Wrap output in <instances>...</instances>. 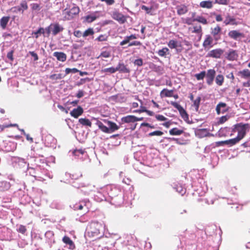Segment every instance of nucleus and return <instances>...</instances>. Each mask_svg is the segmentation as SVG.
I'll return each mask as SVG.
<instances>
[{"label": "nucleus", "instance_id": "obj_5", "mask_svg": "<svg viewBox=\"0 0 250 250\" xmlns=\"http://www.w3.org/2000/svg\"><path fill=\"white\" fill-rule=\"evenodd\" d=\"M188 30L190 33L195 34L199 39L201 38L203 35V30L201 25L198 24L193 25L189 27Z\"/></svg>", "mask_w": 250, "mask_h": 250}, {"label": "nucleus", "instance_id": "obj_31", "mask_svg": "<svg viewBox=\"0 0 250 250\" xmlns=\"http://www.w3.org/2000/svg\"><path fill=\"white\" fill-rule=\"evenodd\" d=\"M97 18L98 17L94 14H92L85 16L84 17V21L86 22L91 23L95 21Z\"/></svg>", "mask_w": 250, "mask_h": 250}, {"label": "nucleus", "instance_id": "obj_63", "mask_svg": "<svg viewBox=\"0 0 250 250\" xmlns=\"http://www.w3.org/2000/svg\"><path fill=\"white\" fill-rule=\"evenodd\" d=\"M102 2H105L108 5H111L115 3V0H101Z\"/></svg>", "mask_w": 250, "mask_h": 250}, {"label": "nucleus", "instance_id": "obj_29", "mask_svg": "<svg viewBox=\"0 0 250 250\" xmlns=\"http://www.w3.org/2000/svg\"><path fill=\"white\" fill-rule=\"evenodd\" d=\"M96 125L98 126L99 128L103 132L106 133H109V130L108 127L104 125L102 122L99 120H97Z\"/></svg>", "mask_w": 250, "mask_h": 250}, {"label": "nucleus", "instance_id": "obj_4", "mask_svg": "<svg viewBox=\"0 0 250 250\" xmlns=\"http://www.w3.org/2000/svg\"><path fill=\"white\" fill-rule=\"evenodd\" d=\"M80 9L78 6H74L69 10H66V9H64L62 11L63 20H71L73 19L75 16L78 15Z\"/></svg>", "mask_w": 250, "mask_h": 250}, {"label": "nucleus", "instance_id": "obj_51", "mask_svg": "<svg viewBox=\"0 0 250 250\" xmlns=\"http://www.w3.org/2000/svg\"><path fill=\"white\" fill-rule=\"evenodd\" d=\"M163 134H164V133L162 131H159V130H156V131H154L149 133L148 134V135L149 136H162V135H163Z\"/></svg>", "mask_w": 250, "mask_h": 250}, {"label": "nucleus", "instance_id": "obj_34", "mask_svg": "<svg viewBox=\"0 0 250 250\" xmlns=\"http://www.w3.org/2000/svg\"><path fill=\"white\" fill-rule=\"evenodd\" d=\"M196 133L200 137L207 136L208 132L207 128L198 129L196 130Z\"/></svg>", "mask_w": 250, "mask_h": 250}, {"label": "nucleus", "instance_id": "obj_32", "mask_svg": "<svg viewBox=\"0 0 250 250\" xmlns=\"http://www.w3.org/2000/svg\"><path fill=\"white\" fill-rule=\"evenodd\" d=\"M10 20V17H3L0 20V25L2 29H5Z\"/></svg>", "mask_w": 250, "mask_h": 250}, {"label": "nucleus", "instance_id": "obj_64", "mask_svg": "<svg viewBox=\"0 0 250 250\" xmlns=\"http://www.w3.org/2000/svg\"><path fill=\"white\" fill-rule=\"evenodd\" d=\"M28 170H29V172L30 175L34 177H36V175H35V169L32 167H30L28 168Z\"/></svg>", "mask_w": 250, "mask_h": 250}, {"label": "nucleus", "instance_id": "obj_26", "mask_svg": "<svg viewBox=\"0 0 250 250\" xmlns=\"http://www.w3.org/2000/svg\"><path fill=\"white\" fill-rule=\"evenodd\" d=\"M237 75L243 79L250 78V71L249 69H244L238 72Z\"/></svg>", "mask_w": 250, "mask_h": 250}, {"label": "nucleus", "instance_id": "obj_59", "mask_svg": "<svg viewBox=\"0 0 250 250\" xmlns=\"http://www.w3.org/2000/svg\"><path fill=\"white\" fill-rule=\"evenodd\" d=\"M155 118L159 121H165L167 120V118L162 115H156Z\"/></svg>", "mask_w": 250, "mask_h": 250}, {"label": "nucleus", "instance_id": "obj_2", "mask_svg": "<svg viewBox=\"0 0 250 250\" xmlns=\"http://www.w3.org/2000/svg\"><path fill=\"white\" fill-rule=\"evenodd\" d=\"M102 229L103 227L101 224L98 222H92L88 230V235L89 237H99Z\"/></svg>", "mask_w": 250, "mask_h": 250}, {"label": "nucleus", "instance_id": "obj_8", "mask_svg": "<svg viewBox=\"0 0 250 250\" xmlns=\"http://www.w3.org/2000/svg\"><path fill=\"white\" fill-rule=\"evenodd\" d=\"M224 51L221 48H217L210 50L207 54V57L214 58H220L223 54Z\"/></svg>", "mask_w": 250, "mask_h": 250}, {"label": "nucleus", "instance_id": "obj_55", "mask_svg": "<svg viewBox=\"0 0 250 250\" xmlns=\"http://www.w3.org/2000/svg\"><path fill=\"white\" fill-rule=\"evenodd\" d=\"M129 44L128 45V47L132 46H141L142 45V43L139 41H133L132 42H128Z\"/></svg>", "mask_w": 250, "mask_h": 250}, {"label": "nucleus", "instance_id": "obj_6", "mask_svg": "<svg viewBox=\"0 0 250 250\" xmlns=\"http://www.w3.org/2000/svg\"><path fill=\"white\" fill-rule=\"evenodd\" d=\"M112 18L121 24H123L126 21L127 17L117 11L113 12Z\"/></svg>", "mask_w": 250, "mask_h": 250}, {"label": "nucleus", "instance_id": "obj_10", "mask_svg": "<svg viewBox=\"0 0 250 250\" xmlns=\"http://www.w3.org/2000/svg\"><path fill=\"white\" fill-rule=\"evenodd\" d=\"M228 36L229 38L234 40H238L244 37V34L243 33L236 30L230 31L228 33Z\"/></svg>", "mask_w": 250, "mask_h": 250}, {"label": "nucleus", "instance_id": "obj_61", "mask_svg": "<svg viewBox=\"0 0 250 250\" xmlns=\"http://www.w3.org/2000/svg\"><path fill=\"white\" fill-rule=\"evenodd\" d=\"M31 6L33 10H40L41 9L40 5L38 3H32Z\"/></svg>", "mask_w": 250, "mask_h": 250}, {"label": "nucleus", "instance_id": "obj_22", "mask_svg": "<svg viewBox=\"0 0 250 250\" xmlns=\"http://www.w3.org/2000/svg\"><path fill=\"white\" fill-rule=\"evenodd\" d=\"M213 38L210 35H207L206 39L203 42V46L205 48H208L212 46L213 43Z\"/></svg>", "mask_w": 250, "mask_h": 250}, {"label": "nucleus", "instance_id": "obj_17", "mask_svg": "<svg viewBox=\"0 0 250 250\" xmlns=\"http://www.w3.org/2000/svg\"><path fill=\"white\" fill-rule=\"evenodd\" d=\"M224 23L226 25H235L238 24L236 19L232 16H230L229 14L227 15L226 17V19L224 21Z\"/></svg>", "mask_w": 250, "mask_h": 250}, {"label": "nucleus", "instance_id": "obj_47", "mask_svg": "<svg viewBox=\"0 0 250 250\" xmlns=\"http://www.w3.org/2000/svg\"><path fill=\"white\" fill-rule=\"evenodd\" d=\"M44 34V29L42 27L39 28L37 31L33 33V34H34L35 35L36 38H38L39 37V34Z\"/></svg>", "mask_w": 250, "mask_h": 250}, {"label": "nucleus", "instance_id": "obj_58", "mask_svg": "<svg viewBox=\"0 0 250 250\" xmlns=\"http://www.w3.org/2000/svg\"><path fill=\"white\" fill-rule=\"evenodd\" d=\"M14 52V50H12L11 51L8 52L7 54V57L9 59L10 61H13V53Z\"/></svg>", "mask_w": 250, "mask_h": 250}, {"label": "nucleus", "instance_id": "obj_11", "mask_svg": "<svg viewBox=\"0 0 250 250\" xmlns=\"http://www.w3.org/2000/svg\"><path fill=\"white\" fill-rule=\"evenodd\" d=\"M229 108L227 106V104L224 103H219L216 107V111L217 114L219 115L221 113L224 114L227 112Z\"/></svg>", "mask_w": 250, "mask_h": 250}, {"label": "nucleus", "instance_id": "obj_28", "mask_svg": "<svg viewBox=\"0 0 250 250\" xmlns=\"http://www.w3.org/2000/svg\"><path fill=\"white\" fill-rule=\"evenodd\" d=\"M53 56L61 62H64L66 59V55L62 52H55L53 53Z\"/></svg>", "mask_w": 250, "mask_h": 250}, {"label": "nucleus", "instance_id": "obj_30", "mask_svg": "<svg viewBox=\"0 0 250 250\" xmlns=\"http://www.w3.org/2000/svg\"><path fill=\"white\" fill-rule=\"evenodd\" d=\"M158 54L160 56L166 57L167 56L170 55L169 50L167 47H163L158 51Z\"/></svg>", "mask_w": 250, "mask_h": 250}, {"label": "nucleus", "instance_id": "obj_57", "mask_svg": "<svg viewBox=\"0 0 250 250\" xmlns=\"http://www.w3.org/2000/svg\"><path fill=\"white\" fill-rule=\"evenodd\" d=\"M78 71H79V70L78 69H77L76 68H67L65 69L66 74H68L70 73H75Z\"/></svg>", "mask_w": 250, "mask_h": 250}, {"label": "nucleus", "instance_id": "obj_60", "mask_svg": "<svg viewBox=\"0 0 250 250\" xmlns=\"http://www.w3.org/2000/svg\"><path fill=\"white\" fill-rule=\"evenodd\" d=\"M84 150L83 149L75 150L73 151V154L76 156H79V154L83 155L84 153Z\"/></svg>", "mask_w": 250, "mask_h": 250}, {"label": "nucleus", "instance_id": "obj_20", "mask_svg": "<svg viewBox=\"0 0 250 250\" xmlns=\"http://www.w3.org/2000/svg\"><path fill=\"white\" fill-rule=\"evenodd\" d=\"M104 121L105 123H107V125L109 126L108 129L109 130V133L119 129V127L116 123L106 120H104Z\"/></svg>", "mask_w": 250, "mask_h": 250}, {"label": "nucleus", "instance_id": "obj_14", "mask_svg": "<svg viewBox=\"0 0 250 250\" xmlns=\"http://www.w3.org/2000/svg\"><path fill=\"white\" fill-rule=\"evenodd\" d=\"M51 26H52V34L54 36H56L60 32H62L64 29L63 27L58 23L51 24Z\"/></svg>", "mask_w": 250, "mask_h": 250}, {"label": "nucleus", "instance_id": "obj_16", "mask_svg": "<svg viewBox=\"0 0 250 250\" xmlns=\"http://www.w3.org/2000/svg\"><path fill=\"white\" fill-rule=\"evenodd\" d=\"M199 6L202 8L210 9L213 7V2L209 0H203L200 2Z\"/></svg>", "mask_w": 250, "mask_h": 250}, {"label": "nucleus", "instance_id": "obj_39", "mask_svg": "<svg viewBox=\"0 0 250 250\" xmlns=\"http://www.w3.org/2000/svg\"><path fill=\"white\" fill-rule=\"evenodd\" d=\"M201 100V97L199 96L195 100L193 101V104L192 106L194 107L195 110L196 112H197L199 110Z\"/></svg>", "mask_w": 250, "mask_h": 250}, {"label": "nucleus", "instance_id": "obj_38", "mask_svg": "<svg viewBox=\"0 0 250 250\" xmlns=\"http://www.w3.org/2000/svg\"><path fill=\"white\" fill-rule=\"evenodd\" d=\"M10 187V183L6 181H0V190L4 191Z\"/></svg>", "mask_w": 250, "mask_h": 250}, {"label": "nucleus", "instance_id": "obj_43", "mask_svg": "<svg viewBox=\"0 0 250 250\" xmlns=\"http://www.w3.org/2000/svg\"><path fill=\"white\" fill-rule=\"evenodd\" d=\"M94 32L93 31V28H89L86 30L83 34V37H86L87 36H90V35H93L94 34Z\"/></svg>", "mask_w": 250, "mask_h": 250}, {"label": "nucleus", "instance_id": "obj_23", "mask_svg": "<svg viewBox=\"0 0 250 250\" xmlns=\"http://www.w3.org/2000/svg\"><path fill=\"white\" fill-rule=\"evenodd\" d=\"M137 38V36L135 34H131L130 36H126L125 39L120 42V45L123 46L127 43L129 42L130 40L136 39Z\"/></svg>", "mask_w": 250, "mask_h": 250}, {"label": "nucleus", "instance_id": "obj_3", "mask_svg": "<svg viewBox=\"0 0 250 250\" xmlns=\"http://www.w3.org/2000/svg\"><path fill=\"white\" fill-rule=\"evenodd\" d=\"M250 128L249 124H243L242 123H238L234 125V129L238 132L236 137L239 140H242L246 135L247 131Z\"/></svg>", "mask_w": 250, "mask_h": 250}, {"label": "nucleus", "instance_id": "obj_62", "mask_svg": "<svg viewBox=\"0 0 250 250\" xmlns=\"http://www.w3.org/2000/svg\"><path fill=\"white\" fill-rule=\"evenodd\" d=\"M83 33L80 30H77L74 32V35L77 38H80L83 36Z\"/></svg>", "mask_w": 250, "mask_h": 250}, {"label": "nucleus", "instance_id": "obj_54", "mask_svg": "<svg viewBox=\"0 0 250 250\" xmlns=\"http://www.w3.org/2000/svg\"><path fill=\"white\" fill-rule=\"evenodd\" d=\"M229 118V117L227 116H222L221 117H220L219 118V121H218V124H222L224 123L227 121H228Z\"/></svg>", "mask_w": 250, "mask_h": 250}, {"label": "nucleus", "instance_id": "obj_33", "mask_svg": "<svg viewBox=\"0 0 250 250\" xmlns=\"http://www.w3.org/2000/svg\"><path fill=\"white\" fill-rule=\"evenodd\" d=\"M79 122L83 126H87L90 127L92 126V123L88 119L80 118L79 120Z\"/></svg>", "mask_w": 250, "mask_h": 250}, {"label": "nucleus", "instance_id": "obj_7", "mask_svg": "<svg viewBox=\"0 0 250 250\" xmlns=\"http://www.w3.org/2000/svg\"><path fill=\"white\" fill-rule=\"evenodd\" d=\"M238 57V53L237 50L230 49L225 54V58L229 61H236Z\"/></svg>", "mask_w": 250, "mask_h": 250}, {"label": "nucleus", "instance_id": "obj_18", "mask_svg": "<svg viewBox=\"0 0 250 250\" xmlns=\"http://www.w3.org/2000/svg\"><path fill=\"white\" fill-rule=\"evenodd\" d=\"M62 242L69 246V249L73 250L75 249L76 246L73 241L67 236H64L62 238Z\"/></svg>", "mask_w": 250, "mask_h": 250}, {"label": "nucleus", "instance_id": "obj_49", "mask_svg": "<svg viewBox=\"0 0 250 250\" xmlns=\"http://www.w3.org/2000/svg\"><path fill=\"white\" fill-rule=\"evenodd\" d=\"M108 39V36L105 34L100 35L96 40L99 42L106 41Z\"/></svg>", "mask_w": 250, "mask_h": 250}, {"label": "nucleus", "instance_id": "obj_45", "mask_svg": "<svg viewBox=\"0 0 250 250\" xmlns=\"http://www.w3.org/2000/svg\"><path fill=\"white\" fill-rule=\"evenodd\" d=\"M17 231L19 233L24 234L27 231V229L25 226L20 225L19 226V228L17 229Z\"/></svg>", "mask_w": 250, "mask_h": 250}, {"label": "nucleus", "instance_id": "obj_21", "mask_svg": "<svg viewBox=\"0 0 250 250\" xmlns=\"http://www.w3.org/2000/svg\"><path fill=\"white\" fill-rule=\"evenodd\" d=\"M173 90H168L166 88L163 89L160 92V96L163 97H172L173 96Z\"/></svg>", "mask_w": 250, "mask_h": 250}, {"label": "nucleus", "instance_id": "obj_48", "mask_svg": "<svg viewBox=\"0 0 250 250\" xmlns=\"http://www.w3.org/2000/svg\"><path fill=\"white\" fill-rule=\"evenodd\" d=\"M195 15V13H193L192 14V17L193 18H194V17ZM195 21H193V19H191L189 18H188L186 19H185V21H184V23L188 24V25H192V22H194Z\"/></svg>", "mask_w": 250, "mask_h": 250}, {"label": "nucleus", "instance_id": "obj_36", "mask_svg": "<svg viewBox=\"0 0 250 250\" xmlns=\"http://www.w3.org/2000/svg\"><path fill=\"white\" fill-rule=\"evenodd\" d=\"M149 67L153 71L159 73H162L163 71V68L161 66H157L155 63H151Z\"/></svg>", "mask_w": 250, "mask_h": 250}, {"label": "nucleus", "instance_id": "obj_53", "mask_svg": "<svg viewBox=\"0 0 250 250\" xmlns=\"http://www.w3.org/2000/svg\"><path fill=\"white\" fill-rule=\"evenodd\" d=\"M111 56V52L109 51H103L100 57L103 58H109Z\"/></svg>", "mask_w": 250, "mask_h": 250}, {"label": "nucleus", "instance_id": "obj_1", "mask_svg": "<svg viewBox=\"0 0 250 250\" xmlns=\"http://www.w3.org/2000/svg\"><path fill=\"white\" fill-rule=\"evenodd\" d=\"M118 71L120 73H129V69L127 68L124 63H118L116 66H112L109 68L102 69L101 72L102 73H106L107 74H112Z\"/></svg>", "mask_w": 250, "mask_h": 250}, {"label": "nucleus", "instance_id": "obj_56", "mask_svg": "<svg viewBox=\"0 0 250 250\" xmlns=\"http://www.w3.org/2000/svg\"><path fill=\"white\" fill-rule=\"evenodd\" d=\"M33 59L34 61H37L38 60V56L36 53L34 51H30L28 53Z\"/></svg>", "mask_w": 250, "mask_h": 250}, {"label": "nucleus", "instance_id": "obj_42", "mask_svg": "<svg viewBox=\"0 0 250 250\" xmlns=\"http://www.w3.org/2000/svg\"><path fill=\"white\" fill-rule=\"evenodd\" d=\"M63 77L62 74H54L50 75L49 78L52 80H57L62 79Z\"/></svg>", "mask_w": 250, "mask_h": 250}, {"label": "nucleus", "instance_id": "obj_37", "mask_svg": "<svg viewBox=\"0 0 250 250\" xmlns=\"http://www.w3.org/2000/svg\"><path fill=\"white\" fill-rule=\"evenodd\" d=\"M239 141H240L239 139L237 137H236L233 139H229L228 140H226L225 142H226V145H228L229 146H232L236 144L237 143H238Z\"/></svg>", "mask_w": 250, "mask_h": 250}, {"label": "nucleus", "instance_id": "obj_19", "mask_svg": "<svg viewBox=\"0 0 250 250\" xmlns=\"http://www.w3.org/2000/svg\"><path fill=\"white\" fill-rule=\"evenodd\" d=\"M176 9L177 10V14L179 15H184L186 14L188 10V6L185 4L177 5Z\"/></svg>", "mask_w": 250, "mask_h": 250}, {"label": "nucleus", "instance_id": "obj_24", "mask_svg": "<svg viewBox=\"0 0 250 250\" xmlns=\"http://www.w3.org/2000/svg\"><path fill=\"white\" fill-rule=\"evenodd\" d=\"M167 45L170 49H177L178 47H181L180 42L174 40H170L167 43Z\"/></svg>", "mask_w": 250, "mask_h": 250}, {"label": "nucleus", "instance_id": "obj_12", "mask_svg": "<svg viewBox=\"0 0 250 250\" xmlns=\"http://www.w3.org/2000/svg\"><path fill=\"white\" fill-rule=\"evenodd\" d=\"M216 72L213 69H209L206 75L207 83L211 85L213 83Z\"/></svg>", "mask_w": 250, "mask_h": 250}, {"label": "nucleus", "instance_id": "obj_15", "mask_svg": "<svg viewBox=\"0 0 250 250\" xmlns=\"http://www.w3.org/2000/svg\"><path fill=\"white\" fill-rule=\"evenodd\" d=\"M221 31V28L219 25H217L214 28L211 29V34L213 36L215 40L218 41L220 39V33Z\"/></svg>", "mask_w": 250, "mask_h": 250}, {"label": "nucleus", "instance_id": "obj_25", "mask_svg": "<svg viewBox=\"0 0 250 250\" xmlns=\"http://www.w3.org/2000/svg\"><path fill=\"white\" fill-rule=\"evenodd\" d=\"M121 121L124 123H135V116L134 115H127L126 116L122 118Z\"/></svg>", "mask_w": 250, "mask_h": 250}, {"label": "nucleus", "instance_id": "obj_52", "mask_svg": "<svg viewBox=\"0 0 250 250\" xmlns=\"http://www.w3.org/2000/svg\"><path fill=\"white\" fill-rule=\"evenodd\" d=\"M229 0H215L214 3L220 5H228L229 4Z\"/></svg>", "mask_w": 250, "mask_h": 250}, {"label": "nucleus", "instance_id": "obj_40", "mask_svg": "<svg viewBox=\"0 0 250 250\" xmlns=\"http://www.w3.org/2000/svg\"><path fill=\"white\" fill-rule=\"evenodd\" d=\"M135 99L138 100L139 101V102L140 103L141 105L140 106V109L136 110L134 111L133 112H137V113L145 112V111H144V110H146V108L145 106H143L142 105V104H143L142 101L141 100H140V99H139L138 96H135Z\"/></svg>", "mask_w": 250, "mask_h": 250}, {"label": "nucleus", "instance_id": "obj_35", "mask_svg": "<svg viewBox=\"0 0 250 250\" xmlns=\"http://www.w3.org/2000/svg\"><path fill=\"white\" fill-rule=\"evenodd\" d=\"M184 132L181 129H179L176 127L173 128L169 130V133L171 135H180Z\"/></svg>", "mask_w": 250, "mask_h": 250}, {"label": "nucleus", "instance_id": "obj_13", "mask_svg": "<svg viewBox=\"0 0 250 250\" xmlns=\"http://www.w3.org/2000/svg\"><path fill=\"white\" fill-rule=\"evenodd\" d=\"M83 113V109L81 106H78L77 108H74L70 112V115L75 118H78Z\"/></svg>", "mask_w": 250, "mask_h": 250}, {"label": "nucleus", "instance_id": "obj_9", "mask_svg": "<svg viewBox=\"0 0 250 250\" xmlns=\"http://www.w3.org/2000/svg\"><path fill=\"white\" fill-rule=\"evenodd\" d=\"M170 104L175 108L178 109L183 119H185L188 118V114L181 105L175 102H171Z\"/></svg>", "mask_w": 250, "mask_h": 250}, {"label": "nucleus", "instance_id": "obj_44", "mask_svg": "<svg viewBox=\"0 0 250 250\" xmlns=\"http://www.w3.org/2000/svg\"><path fill=\"white\" fill-rule=\"evenodd\" d=\"M206 75V73L205 71H202L201 73L196 74L195 77L197 80H203Z\"/></svg>", "mask_w": 250, "mask_h": 250}, {"label": "nucleus", "instance_id": "obj_41", "mask_svg": "<svg viewBox=\"0 0 250 250\" xmlns=\"http://www.w3.org/2000/svg\"><path fill=\"white\" fill-rule=\"evenodd\" d=\"M224 77L222 75H218L216 76L215 79L216 83L219 86L222 85L224 82Z\"/></svg>", "mask_w": 250, "mask_h": 250}, {"label": "nucleus", "instance_id": "obj_46", "mask_svg": "<svg viewBox=\"0 0 250 250\" xmlns=\"http://www.w3.org/2000/svg\"><path fill=\"white\" fill-rule=\"evenodd\" d=\"M20 7L22 8V13L24 10H26L28 7L26 0H22L20 3Z\"/></svg>", "mask_w": 250, "mask_h": 250}, {"label": "nucleus", "instance_id": "obj_27", "mask_svg": "<svg viewBox=\"0 0 250 250\" xmlns=\"http://www.w3.org/2000/svg\"><path fill=\"white\" fill-rule=\"evenodd\" d=\"M193 21H197L203 25H207L208 24V20L203 16H197L196 18H193Z\"/></svg>", "mask_w": 250, "mask_h": 250}, {"label": "nucleus", "instance_id": "obj_50", "mask_svg": "<svg viewBox=\"0 0 250 250\" xmlns=\"http://www.w3.org/2000/svg\"><path fill=\"white\" fill-rule=\"evenodd\" d=\"M211 15L215 16V20L217 22H220L223 21L221 15L217 14L215 12L211 13Z\"/></svg>", "mask_w": 250, "mask_h": 250}]
</instances>
